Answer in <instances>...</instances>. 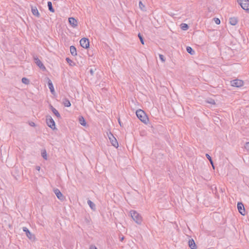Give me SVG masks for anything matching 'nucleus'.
<instances>
[{
    "mask_svg": "<svg viewBox=\"0 0 249 249\" xmlns=\"http://www.w3.org/2000/svg\"><path fill=\"white\" fill-rule=\"evenodd\" d=\"M136 114L137 117L142 123L147 124L148 122V118L144 111L142 109L137 110L136 112Z\"/></svg>",
    "mask_w": 249,
    "mask_h": 249,
    "instance_id": "nucleus-1",
    "label": "nucleus"
},
{
    "mask_svg": "<svg viewBox=\"0 0 249 249\" xmlns=\"http://www.w3.org/2000/svg\"><path fill=\"white\" fill-rule=\"evenodd\" d=\"M130 215L134 221H135L138 224H141L142 221V219L141 215L138 213L136 211L131 210L130 212Z\"/></svg>",
    "mask_w": 249,
    "mask_h": 249,
    "instance_id": "nucleus-2",
    "label": "nucleus"
},
{
    "mask_svg": "<svg viewBox=\"0 0 249 249\" xmlns=\"http://www.w3.org/2000/svg\"><path fill=\"white\" fill-rule=\"evenodd\" d=\"M46 122L48 126L51 129L53 130L56 129L55 122L51 116L48 115L46 116Z\"/></svg>",
    "mask_w": 249,
    "mask_h": 249,
    "instance_id": "nucleus-3",
    "label": "nucleus"
},
{
    "mask_svg": "<svg viewBox=\"0 0 249 249\" xmlns=\"http://www.w3.org/2000/svg\"><path fill=\"white\" fill-rule=\"evenodd\" d=\"M237 2L243 9L249 11V0H237Z\"/></svg>",
    "mask_w": 249,
    "mask_h": 249,
    "instance_id": "nucleus-4",
    "label": "nucleus"
},
{
    "mask_svg": "<svg viewBox=\"0 0 249 249\" xmlns=\"http://www.w3.org/2000/svg\"><path fill=\"white\" fill-rule=\"evenodd\" d=\"M243 81L239 79H234L231 81V86L235 87H241L243 85Z\"/></svg>",
    "mask_w": 249,
    "mask_h": 249,
    "instance_id": "nucleus-5",
    "label": "nucleus"
},
{
    "mask_svg": "<svg viewBox=\"0 0 249 249\" xmlns=\"http://www.w3.org/2000/svg\"><path fill=\"white\" fill-rule=\"evenodd\" d=\"M107 135L112 145L115 147H117L118 146V143L113 134L110 132L109 134H108Z\"/></svg>",
    "mask_w": 249,
    "mask_h": 249,
    "instance_id": "nucleus-6",
    "label": "nucleus"
},
{
    "mask_svg": "<svg viewBox=\"0 0 249 249\" xmlns=\"http://www.w3.org/2000/svg\"><path fill=\"white\" fill-rule=\"evenodd\" d=\"M80 44L82 47L87 49L89 47V40L87 38L83 37L80 40Z\"/></svg>",
    "mask_w": 249,
    "mask_h": 249,
    "instance_id": "nucleus-7",
    "label": "nucleus"
},
{
    "mask_svg": "<svg viewBox=\"0 0 249 249\" xmlns=\"http://www.w3.org/2000/svg\"><path fill=\"white\" fill-rule=\"evenodd\" d=\"M237 209L239 211V212L241 214L243 215H245V209L244 208V206L242 202H238L237 203Z\"/></svg>",
    "mask_w": 249,
    "mask_h": 249,
    "instance_id": "nucleus-8",
    "label": "nucleus"
},
{
    "mask_svg": "<svg viewBox=\"0 0 249 249\" xmlns=\"http://www.w3.org/2000/svg\"><path fill=\"white\" fill-rule=\"evenodd\" d=\"M36 64L38 67L43 71L46 70V68L42 63V62L37 57H34Z\"/></svg>",
    "mask_w": 249,
    "mask_h": 249,
    "instance_id": "nucleus-9",
    "label": "nucleus"
},
{
    "mask_svg": "<svg viewBox=\"0 0 249 249\" xmlns=\"http://www.w3.org/2000/svg\"><path fill=\"white\" fill-rule=\"evenodd\" d=\"M53 192L56 196L60 200H62L64 199V196L63 194L61 193L60 190L58 189H54L53 190Z\"/></svg>",
    "mask_w": 249,
    "mask_h": 249,
    "instance_id": "nucleus-10",
    "label": "nucleus"
},
{
    "mask_svg": "<svg viewBox=\"0 0 249 249\" xmlns=\"http://www.w3.org/2000/svg\"><path fill=\"white\" fill-rule=\"evenodd\" d=\"M69 22L70 25L74 28L77 26V21L74 18H69Z\"/></svg>",
    "mask_w": 249,
    "mask_h": 249,
    "instance_id": "nucleus-11",
    "label": "nucleus"
},
{
    "mask_svg": "<svg viewBox=\"0 0 249 249\" xmlns=\"http://www.w3.org/2000/svg\"><path fill=\"white\" fill-rule=\"evenodd\" d=\"M188 246L191 249H196V245L195 241L193 239H189L188 241Z\"/></svg>",
    "mask_w": 249,
    "mask_h": 249,
    "instance_id": "nucleus-12",
    "label": "nucleus"
},
{
    "mask_svg": "<svg viewBox=\"0 0 249 249\" xmlns=\"http://www.w3.org/2000/svg\"><path fill=\"white\" fill-rule=\"evenodd\" d=\"M23 231H24L26 233L27 236L29 239H32V238L33 234L29 231V230L28 229V228H27L26 227H23Z\"/></svg>",
    "mask_w": 249,
    "mask_h": 249,
    "instance_id": "nucleus-13",
    "label": "nucleus"
},
{
    "mask_svg": "<svg viewBox=\"0 0 249 249\" xmlns=\"http://www.w3.org/2000/svg\"><path fill=\"white\" fill-rule=\"evenodd\" d=\"M230 23L232 25H235L237 23L238 19L236 17H232L229 19Z\"/></svg>",
    "mask_w": 249,
    "mask_h": 249,
    "instance_id": "nucleus-14",
    "label": "nucleus"
},
{
    "mask_svg": "<svg viewBox=\"0 0 249 249\" xmlns=\"http://www.w3.org/2000/svg\"><path fill=\"white\" fill-rule=\"evenodd\" d=\"M32 14L36 17L39 18L40 17V14L38 11L36 7H32Z\"/></svg>",
    "mask_w": 249,
    "mask_h": 249,
    "instance_id": "nucleus-15",
    "label": "nucleus"
},
{
    "mask_svg": "<svg viewBox=\"0 0 249 249\" xmlns=\"http://www.w3.org/2000/svg\"><path fill=\"white\" fill-rule=\"evenodd\" d=\"M62 103L65 107H70L71 106V104L69 100L66 98L63 99Z\"/></svg>",
    "mask_w": 249,
    "mask_h": 249,
    "instance_id": "nucleus-16",
    "label": "nucleus"
},
{
    "mask_svg": "<svg viewBox=\"0 0 249 249\" xmlns=\"http://www.w3.org/2000/svg\"><path fill=\"white\" fill-rule=\"evenodd\" d=\"M48 87H49V88L51 93H53V92H54V88H53V83H52V81L50 79H49V80H48Z\"/></svg>",
    "mask_w": 249,
    "mask_h": 249,
    "instance_id": "nucleus-17",
    "label": "nucleus"
},
{
    "mask_svg": "<svg viewBox=\"0 0 249 249\" xmlns=\"http://www.w3.org/2000/svg\"><path fill=\"white\" fill-rule=\"evenodd\" d=\"M79 123L81 125L85 126L86 125V122L84 118L82 116H80L78 118Z\"/></svg>",
    "mask_w": 249,
    "mask_h": 249,
    "instance_id": "nucleus-18",
    "label": "nucleus"
},
{
    "mask_svg": "<svg viewBox=\"0 0 249 249\" xmlns=\"http://www.w3.org/2000/svg\"><path fill=\"white\" fill-rule=\"evenodd\" d=\"M70 50L72 55L76 56L77 55L76 49L74 46H71L70 48Z\"/></svg>",
    "mask_w": 249,
    "mask_h": 249,
    "instance_id": "nucleus-19",
    "label": "nucleus"
},
{
    "mask_svg": "<svg viewBox=\"0 0 249 249\" xmlns=\"http://www.w3.org/2000/svg\"><path fill=\"white\" fill-rule=\"evenodd\" d=\"M87 202H88V205H89V206L92 210H95L96 209V207H95V204L93 202H92L89 199L88 200Z\"/></svg>",
    "mask_w": 249,
    "mask_h": 249,
    "instance_id": "nucleus-20",
    "label": "nucleus"
},
{
    "mask_svg": "<svg viewBox=\"0 0 249 249\" xmlns=\"http://www.w3.org/2000/svg\"><path fill=\"white\" fill-rule=\"evenodd\" d=\"M186 51L189 53H190L192 55L195 54V51L191 47H189V46L187 47Z\"/></svg>",
    "mask_w": 249,
    "mask_h": 249,
    "instance_id": "nucleus-21",
    "label": "nucleus"
},
{
    "mask_svg": "<svg viewBox=\"0 0 249 249\" xmlns=\"http://www.w3.org/2000/svg\"><path fill=\"white\" fill-rule=\"evenodd\" d=\"M180 27L182 30L186 31L188 29L189 26L186 23H181Z\"/></svg>",
    "mask_w": 249,
    "mask_h": 249,
    "instance_id": "nucleus-22",
    "label": "nucleus"
},
{
    "mask_svg": "<svg viewBox=\"0 0 249 249\" xmlns=\"http://www.w3.org/2000/svg\"><path fill=\"white\" fill-rule=\"evenodd\" d=\"M47 4L49 10L52 12H54V10L53 7L52 2L51 1H48Z\"/></svg>",
    "mask_w": 249,
    "mask_h": 249,
    "instance_id": "nucleus-23",
    "label": "nucleus"
},
{
    "mask_svg": "<svg viewBox=\"0 0 249 249\" xmlns=\"http://www.w3.org/2000/svg\"><path fill=\"white\" fill-rule=\"evenodd\" d=\"M206 157H207L208 160H209V161L211 163V164L212 165L213 167L214 168L213 162V160H212L211 157L208 154H206Z\"/></svg>",
    "mask_w": 249,
    "mask_h": 249,
    "instance_id": "nucleus-24",
    "label": "nucleus"
},
{
    "mask_svg": "<svg viewBox=\"0 0 249 249\" xmlns=\"http://www.w3.org/2000/svg\"><path fill=\"white\" fill-rule=\"evenodd\" d=\"M21 81L23 84L26 85H28L30 83L29 80L26 77H23L21 79Z\"/></svg>",
    "mask_w": 249,
    "mask_h": 249,
    "instance_id": "nucleus-25",
    "label": "nucleus"
},
{
    "mask_svg": "<svg viewBox=\"0 0 249 249\" xmlns=\"http://www.w3.org/2000/svg\"><path fill=\"white\" fill-rule=\"evenodd\" d=\"M52 112L57 118H59L61 117L59 113L55 108H53V109L52 110Z\"/></svg>",
    "mask_w": 249,
    "mask_h": 249,
    "instance_id": "nucleus-26",
    "label": "nucleus"
},
{
    "mask_svg": "<svg viewBox=\"0 0 249 249\" xmlns=\"http://www.w3.org/2000/svg\"><path fill=\"white\" fill-rule=\"evenodd\" d=\"M139 7L142 11H146L145 6H144V5L143 4V3H142V2L141 1H140V2H139Z\"/></svg>",
    "mask_w": 249,
    "mask_h": 249,
    "instance_id": "nucleus-27",
    "label": "nucleus"
},
{
    "mask_svg": "<svg viewBox=\"0 0 249 249\" xmlns=\"http://www.w3.org/2000/svg\"><path fill=\"white\" fill-rule=\"evenodd\" d=\"M66 60L70 65L73 66L75 65V63L69 57L66 58Z\"/></svg>",
    "mask_w": 249,
    "mask_h": 249,
    "instance_id": "nucleus-28",
    "label": "nucleus"
},
{
    "mask_svg": "<svg viewBox=\"0 0 249 249\" xmlns=\"http://www.w3.org/2000/svg\"><path fill=\"white\" fill-rule=\"evenodd\" d=\"M138 37L140 40L141 43L143 45L144 44V40H143L142 36L140 33H139L138 34Z\"/></svg>",
    "mask_w": 249,
    "mask_h": 249,
    "instance_id": "nucleus-29",
    "label": "nucleus"
},
{
    "mask_svg": "<svg viewBox=\"0 0 249 249\" xmlns=\"http://www.w3.org/2000/svg\"><path fill=\"white\" fill-rule=\"evenodd\" d=\"M41 155H42V157H43L44 159L47 160V153H46V150H44V151H43V152L41 153Z\"/></svg>",
    "mask_w": 249,
    "mask_h": 249,
    "instance_id": "nucleus-30",
    "label": "nucleus"
},
{
    "mask_svg": "<svg viewBox=\"0 0 249 249\" xmlns=\"http://www.w3.org/2000/svg\"><path fill=\"white\" fill-rule=\"evenodd\" d=\"M244 147L247 151H249V142H246Z\"/></svg>",
    "mask_w": 249,
    "mask_h": 249,
    "instance_id": "nucleus-31",
    "label": "nucleus"
},
{
    "mask_svg": "<svg viewBox=\"0 0 249 249\" xmlns=\"http://www.w3.org/2000/svg\"><path fill=\"white\" fill-rule=\"evenodd\" d=\"M159 57L162 62H165L164 56L162 54H159Z\"/></svg>",
    "mask_w": 249,
    "mask_h": 249,
    "instance_id": "nucleus-32",
    "label": "nucleus"
},
{
    "mask_svg": "<svg viewBox=\"0 0 249 249\" xmlns=\"http://www.w3.org/2000/svg\"><path fill=\"white\" fill-rule=\"evenodd\" d=\"M213 19L216 24L218 25L220 23V20L218 18H214Z\"/></svg>",
    "mask_w": 249,
    "mask_h": 249,
    "instance_id": "nucleus-33",
    "label": "nucleus"
},
{
    "mask_svg": "<svg viewBox=\"0 0 249 249\" xmlns=\"http://www.w3.org/2000/svg\"><path fill=\"white\" fill-rule=\"evenodd\" d=\"M95 70H96V69H90V70H89V72H90V74H91V75H93L94 73V72H95Z\"/></svg>",
    "mask_w": 249,
    "mask_h": 249,
    "instance_id": "nucleus-34",
    "label": "nucleus"
},
{
    "mask_svg": "<svg viewBox=\"0 0 249 249\" xmlns=\"http://www.w3.org/2000/svg\"><path fill=\"white\" fill-rule=\"evenodd\" d=\"M29 124L31 126H35L36 125L35 123L33 122H31V123H29Z\"/></svg>",
    "mask_w": 249,
    "mask_h": 249,
    "instance_id": "nucleus-35",
    "label": "nucleus"
},
{
    "mask_svg": "<svg viewBox=\"0 0 249 249\" xmlns=\"http://www.w3.org/2000/svg\"><path fill=\"white\" fill-rule=\"evenodd\" d=\"M89 249H97V248L94 246H91Z\"/></svg>",
    "mask_w": 249,
    "mask_h": 249,
    "instance_id": "nucleus-36",
    "label": "nucleus"
},
{
    "mask_svg": "<svg viewBox=\"0 0 249 249\" xmlns=\"http://www.w3.org/2000/svg\"><path fill=\"white\" fill-rule=\"evenodd\" d=\"M50 109H51L52 111L53 110V108H55L51 105H50Z\"/></svg>",
    "mask_w": 249,
    "mask_h": 249,
    "instance_id": "nucleus-37",
    "label": "nucleus"
},
{
    "mask_svg": "<svg viewBox=\"0 0 249 249\" xmlns=\"http://www.w3.org/2000/svg\"><path fill=\"white\" fill-rule=\"evenodd\" d=\"M40 167L39 166H36V169L37 170H40Z\"/></svg>",
    "mask_w": 249,
    "mask_h": 249,
    "instance_id": "nucleus-38",
    "label": "nucleus"
},
{
    "mask_svg": "<svg viewBox=\"0 0 249 249\" xmlns=\"http://www.w3.org/2000/svg\"><path fill=\"white\" fill-rule=\"evenodd\" d=\"M118 122H119V123L120 125L121 126H122V124H121V121H120V119H118Z\"/></svg>",
    "mask_w": 249,
    "mask_h": 249,
    "instance_id": "nucleus-39",
    "label": "nucleus"
},
{
    "mask_svg": "<svg viewBox=\"0 0 249 249\" xmlns=\"http://www.w3.org/2000/svg\"><path fill=\"white\" fill-rule=\"evenodd\" d=\"M124 237H123L121 238V240L122 241L124 240Z\"/></svg>",
    "mask_w": 249,
    "mask_h": 249,
    "instance_id": "nucleus-40",
    "label": "nucleus"
}]
</instances>
